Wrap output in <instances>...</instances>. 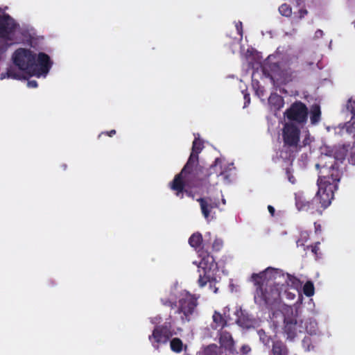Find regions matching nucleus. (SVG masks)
Returning a JSON list of instances; mask_svg holds the SVG:
<instances>
[{
  "mask_svg": "<svg viewBox=\"0 0 355 355\" xmlns=\"http://www.w3.org/2000/svg\"><path fill=\"white\" fill-rule=\"evenodd\" d=\"M204 148L203 141L195 138L193 141L192 150L189 157L180 173L175 175L169 187L175 191L177 196L183 197V193L187 191L185 187L189 188L199 187L203 182L209 179L211 173L204 166L200 165L198 154Z\"/></svg>",
  "mask_w": 355,
  "mask_h": 355,
  "instance_id": "nucleus-1",
  "label": "nucleus"
},
{
  "mask_svg": "<svg viewBox=\"0 0 355 355\" xmlns=\"http://www.w3.org/2000/svg\"><path fill=\"white\" fill-rule=\"evenodd\" d=\"M282 271L278 269L268 268L259 274L253 273L252 279L256 286L254 301L259 306L272 309L280 300L281 288L275 280L280 275Z\"/></svg>",
  "mask_w": 355,
  "mask_h": 355,
  "instance_id": "nucleus-2",
  "label": "nucleus"
},
{
  "mask_svg": "<svg viewBox=\"0 0 355 355\" xmlns=\"http://www.w3.org/2000/svg\"><path fill=\"white\" fill-rule=\"evenodd\" d=\"M341 171L338 169L335 164L327 166L322 165V168L319 171V176L317 181L318 190L315 193L314 200L319 208V213L322 209L327 208L331 203L334 198V191L337 189V183L340 181Z\"/></svg>",
  "mask_w": 355,
  "mask_h": 355,
  "instance_id": "nucleus-3",
  "label": "nucleus"
},
{
  "mask_svg": "<svg viewBox=\"0 0 355 355\" xmlns=\"http://www.w3.org/2000/svg\"><path fill=\"white\" fill-rule=\"evenodd\" d=\"M12 61L21 71H25L30 76L37 77L46 76L53 64L46 53L40 52L37 56L31 50L24 48H19L15 51Z\"/></svg>",
  "mask_w": 355,
  "mask_h": 355,
  "instance_id": "nucleus-4",
  "label": "nucleus"
},
{
  "mask_svg": "<svg viewBox=\"0 0 355 355\" xmlns=\"http://www.w3.org/2000/svg\"><path fill=\"white\" fill-rule=\"evenodd\" d=\"M189 245L195 248L201 260L199 263V278L198 283L200 287H204L207 282L211 283L215 279L211 268L216 266V263L214 257L209 251V246L203 241L202 236L200 233L196 232L193 234L189 239Z\"/></svg>",
  "mask_w": 355,
  "mask_h": 355,
  "instance_id": "nucleus-5",
  "label": "nucleus"
},
{
  "mask_svg": "<svg viewBox=\"0 0 355 355\" xmlns=\"http://www.w3.org/2000/svg\"><path fill=\"white\" fill-rule=\"evenodd\" d=\"M162 317L157 315L150 318V322L155 325L152 334L148 336V340L153 347L159 350L162 345H166L170 339L175 334L173 329V320L171 314L166 319L163 324Z\"/></svg>",
  "mask_w": 355,
  "mask_h": 355,
  "instance_id": "nucleus-6",
  "label": "nucleus"
},
{
  "mask_svg": "<svg viewBox=\"0 0 355 355\" xmlns=\"http://www.w3.org/2000/svg\"><path fill=\"white\" fill-rule=\"evenodd\" d=\"M200 296L188 291L181 293L178 301L176 313L180 314L182 322H190L198 315V299Z\"/></svg>",
  "mask_w": 355,
  "mask_h": 355,
  "instance_id": "nucleus-7",
  "label": "nucleus"
},
{
  "mask_svg": "<svg viewBox=\"0 0 355 355\" xmlns=\"http://www.w3.org/2000/svg\"><path fill=\"white\" fill-rule=\"evenodd\" d=\"M300 130L293 123H286L282 130L284 147L289 148L293 152H298L302 146L299 144Z\"/></svg>",
  "mask_w": 355,
  "mask_h": 355,
  "instance_id": "nucleus-8",
  "label": "nucleus"
},
{
  "mask_svg": "<svg viewBox=\"0 0 355 355\" xmlns=\"http://www.w3.org/2000/svg\"><path fill=\"white\" fill-rule=\"evenodd\" d=\"M309 110L306 105L301 101H295L285 112L289 121L304 124L307 121Z\"/></svg>",
  "mask_w": 355,
  "mask_h": 355,
  "instance_id": "nucleus-9",
  "label": "nucleus"
},
{
  "mask_svg": "<svg viewBox=\"0 0 355 355\" xmlns=\"http://www.w3.org/2000/svg\"><path fill=\"white\" fill-rule=\"evenodd\" d=\"M295 206L300 211H310L311 214L319 212L314 198L309 200L304 193L298 192L295 194Z\"/></svg>",
  "mask_w": 355,
  "mask_h": 355,
  "instance_id": "nucleus-10",
  "label": "nucleus"
},
{
  "mask_svg": "<svg viewBox=\"0 0 355 355\" xmlns=\"http://www.w3.org/2000/svg\"><path fill=\"white\" fill-rule=\"evenodd\" d=\"M302 323L299 324L296 319L293 318H284V334L286 339L293 340L298 332H302Z\"/></svg>",
  "mask_w": 355,
  "mask_h": 355,
  "instance_id": "nucleus-11",
  "label": "nucleus"
},
{
  "mask_svg": "<svg viewBox=\"0 0 355 355\" xmlns=\"http://www.w3.org/2000/svg\"><path fill=\"white\" fill-rule=\"evenodd\" d=\"M200 203L202 215L208 219L213 209L218 207V204L213 202L210 198H200L198 200Z\"/></svg>",
  "mask_w": 355,
  "mask_h": 355,
  "instance_id": "nucleus-12",
  "label": "nucleus"
},
{
  "mask_svg": "<svg viewBox=\"0 0 355 355\" xmlns=\"http://www.w3.org/2000/svg\"><path fill=\"white\" fill-rule=\"evenodd\" d=\"M219 343L226 350L232 352L234 348V341L231 334L227 331H219Z\"/></svg>",
  "mask_w": 355,
  "mask_h": 355,
  "instance_id": "nucleus-13",
  "label": "nucleus"
},
{
  "mask_svg": "<svg viewBox=\"0 0 355 355\" xmlns=\"http://www.w3.org/2000/svg\"><path fill=\"white\" fill-rule=\"evenodd\" d=\"M212 320L213 322L211 324V327L214 330L223 331V329L227 325V320L217 311L214 312Z\"/></svg>",
  "mask_w": 355,
  "mask_h": 355,
  "instance_id": "nucleus-14",
  "label": "nucleus"
},
{
  "mask_svg": "<svg viewBox=\"0 0 355 355\" xmlns=\"http://www.w3.org/2000/svg\"><path fill=\"white\" fill-rule=\"evenodd\" d=\"M336 154V146L329 147L326 146L322 153V155L320 157V162L315 164V167L317 169H319V171L322 168V165L326 163L327 165H329V162L325 161L327 157H329L331 160L333 159L334 155Z\"/></svg>",
  "mask_w": 355,
  "mask_h": 355,
  "instance_id": "nucleus-15",
  "label": "nucleus"
},
{
  "mask_svg": "<svg viewBox=\"0 0 355 355\" xmlns=\"http://www.w3.org/2000/svg\"><path fill=\"white\" fill-rule=\"evenodd\" d=\"M270 355H289V350L283 341L277 340L272 341Z\"/></svg>",
  "mask_w": 355,
  "mask_h": 355,
  "instance_id": "nucleus-16",
  "label": "nucleus"
},
{
  "mask_svg": "<svg viewBox=\"0 0 355 355\" xmlns=\"http://www.w3.org/2000/svg\"><path fill=\"white\" fill-rule=\"evenodd\" d=\"M268 103L275 110H279L284 105L283 98L277 93H272L268 98Z\"/></svg>",
  "mask_w": 355,
  "mask_h": 355,
  "instance_id": "nucleus-17",
  "label": "nucleus"
},
{
  "mask_svg": "<svg viewBox=\"0 0 355 355\" xmlns=\"http://www.w3.org/2000/svg\"><path fill=\"white\" fill-rule=\"evenodd\" d=\"M321 119L320 107L318 104H313L311 107L310 110V120L312 125L318 124Z\"/></svg>",
  "mask_w": 355,
  "mask_h": 355,
  "instance_id": "nucleus-18",
  "label": "nucleus"
},
{
  "mask_svg": "<svg viewBox=\"0 0 355 355\" xmlns=\"http://www.w3.org/2000/svg\"><path fill=\"white\" fill-rule=\"evenodd\" d=\"M236 323L243 328L248 329L252 325V319L248 313L241 311L236 319Z\"/></svg>",
  "mask_w": 355,
  "mask_h": 355,
  "instance_id": "nucleus-19",
  "label": "nucleus"
},
{
  "mask_svg": "<svg viewBox=\"0 0 355 355\" xmlns=\"http://www.w3.org/2000/svg\"><path fill=\"white\" fill-rule=\"evenodd\" d=\"M345 155L346 153L344 148L336 146V154L334 155L333 159L329 161V166H331L332 164H335L336 166L338 167V169L340 171L339 165L337 162L343 161V159H345Z\"/></svg>",
  "mask_w": 355,
  "mask_h": 355,
  "instance_id": "nucleus-20",
  "label": "nucleus"
},
{
  "mask_svg": "<svg viewBox=\"0 0 355 355\" xmlns=\"http://www.w3.org/2000/svg\"><path fill=\"white\" fill-rule=\"evenodd\" d=\"M6 78H11L16 80H21L22 78H25L22 77L20 73L17 72L16 69L13 67H10L7 69V71L6 73H1L0 75V79L3 80Z\"/></svg>",
  "mask_w": 355,
  "mask_h": 355,
  "instance_id": "nucleus-21",
  "label": "nucleus"
},
{
  "mask_svg": "<svg viewBox=\"0 0 355 355\" xmlns=\"http://www.w3.org/2000/svg\"><path fill=\"white\" fill-rule=\"evenodd\" d=\"M170 347L171 349L175 353H180L183 349V343L182 340L179 338H174L171 340L170 339Z\"/></svg>",
  "mask_w": 355,
  "mask_h": 355,
  "instance_id": "nucleus-22",
  "label": "nucleus"
},
{
  "mask_svg": "<svg viewBox=\"0 0 355 355\" xmlns=\"http://www.w3.org/2000/svg\"><path fill=\"white\" fill-rule=\"evenodd\" d=\"M351 112L352 114V116L350 121L348 122L346 125V130L349 134L352 135L353 137L355 138V106L353 107L351 105Z\"/></svg>",
  "mask_w": 355,
  "mask_h": 355,
  "instance_id": "nucleus-23",
  "label": "nucleus"
},
{
  "mask_svg": "<svg viewBox=\"0 0 355 355\" xmlns=\"http://www.w3.org/2000/svg\"><path fill=\"white\" fill-rule=\"evenodd\" d=\"M314 286L311 282H306L303 287L304 294L307 297H311L314 295Z\"/></svg>",
  "mask_w": 355,
  "mask_h": 355,
  "instance_id": "nucleus-24",
  "label": "nucleus"
},
{
  "mask_svg": "<svg viewBox=\"0 0 355 355\" xmlns=\"http://www.w3.org/2000/svg\"><path fill=\"white\" fill-rule=\"evenodd\" d=\"M286 283L288 286L296 288L299 286L300 281L297 277L290 274H286Z\"/></svg>",
  "mask_w": 355,
  "mask_h": 355,
  "instance_id": "nucleus-25",
  "label": "nucleus"
},
{
  "mask_svg": "<svg viewBox=\"0 0 355 355\" xmlns=\"http://www.w3.org/2000/svg\"><path fill=\"white\" fill-rule=\"evenodd\" d=\"M279 13L284 17H290L292 14L291 6L286 3H284L279 7Z\"/></svg>",
  "mask_w": 355,
  "mask_h": 355,
  "instance_id": "nucleus-26",
  "label": "nucleus"
},
{
  "mask_svg": "<svg viewBox=\"0 0 355 355\" xmlns=\"http://www.w3.org/2000/svg\"><path fill=\"white\" fill-rule=\"evenodd\" d=\"M302 347L307 352L313 349L314 346L312 345V340L309 336H306L302 341Z\"/></svg>",
  "mask_w": 355,
  "mask_h": 355,
  "instance_id": "nucleus-27",
  "label": "nucleus"
},
{
  "mask_svg": "<svg viewBox=\"0 0 355 355\" xmlns=\"http://www.w3.org/2000/svg\"><path fill=\"white\" fill-rule=\"evenodd\" d=\"M218 350L216 345H210L205 348L203 355H218Z\"/></svg>",
  "mask_w": 355,
  "mask_h": 355,
  "instance_id": "nucleus-28",
  "label": "nucleus"
},
{
  "mask_svg": "<svg viewBox=\"0 0 355 355\" xmlns=\"http://www.w3.org/2000/svg\"><path fill=\"white\" fill-rule=\"evenodd\" d=\"M309 238V234L306 231L302 232L300 233V237L296 241L297 246H304V243L308 241Z\"/></svg>",
  "mask_w": 355,
  "mask_h": 355,
  "instance_id": "nucleus-29",
  "label": "nucleus"
},
{
  "mask_svg": "<svg viewBox=\"0 0 355 355\" xmlns=\"http://www.w3.org/2000/svg\"><path fill=\"white\" fill-rule=\"evenodd\" d=\"M161 302L164 306H168L171 308V309H174L175 308H178V302L171 300L169 298H162Z\"/></svg>",
  "mask_w": 355,
  "mask_h": 355,
  "instance_id": "nucleus-30",
  "label": "nucleus"
},
{
  "mask_svg": "<svg viewBox=\"0 0 355 355\" xmlns=\"http://www.w3.org/2000/svg\"><path fill=\"white\" fill-rule=\"evenodd\" d=\"M258 334L259 335V338L261 343L264 345H268L271 340L270 337L268 336L263 330H259Z\"/></svg>",
  "mask_w": 355,
  "mask_h": 355,
  "instance_id": "nucleus-31",
  "label": "nucleus"
},
{
  "mask_svg": "<svg viewBox=\"0 0 355 355\" xmlns=\"http://www.w3.org/2000/svg\"><path fill=\"white\" fill-rule=\"evenodd\" d=\"M223 246V242L221 239H216L211 245L213 252H218L220 251Z\"/></svg>",
  "mask_w": 355,
  "mask_h": 355,
  "instance_id": "nucleus-32",
  "label": "nucleus"
},
{
  "mask_svg": "<svg viewBox=\"0 0 355 355\" xmlns=\"http://www.w3.org/2000/svg\"><path fill=\"white\" fill-rule=\"evenodd\" d=\"M309 324H310V326L311 327L310 329H309L308 325H306V322L305 323V325H306L305 329H306V332L311 335L315 334L316 333V326H317L316 322L310 321Z\"/></svg>",
  "mask_w": 355,
  "mask_h": 355,
  "instance_id": "nucleus-33",
  "label": "nucleus"
},
{
  "mask_svg": "<svg viewBox=\"0 0 355 355\" xmlns=\"http://www.w3.org/2000/svg\"><path fill=\"white\" fill-rule=\"evenodd\" d=\"M217 266L216 267H214L211 268V272L214 277V278H216V276H215V273H214V270L216 268ZM216 279H215L214 281L211 282V284L210 282H207L206 283V284L207 283H209V288L210 289L213 290L214 293H216L218 292V288L215 286V283H216Z\"/></svg>",
  "mask_w": 355,
  "mask_h": 355,
  "instance_id": "nucleus-34",
  "label": "nucleus"
},
{
  "mask_svg": "<svg viewBox=\"0 0 355 355\" xmlns=\"http://www.w3.org/2000/svg\"><path fill=\"white\" fill-rule=\"evenodd\" d=\"M286 175L288 180V181L292 183L295 184L296 182V179L293 175V171L290 168H287L286 169Z\"/></svg>",
  "mask_w": 355,
  "mask_h": 355,
  "instance_id": "nucleus-35",
  "label": "nucleus"
},
{
  "mask_svg": "<svg viewBox=\"0 0 355 355\" xmlns=\"http://www.w3.org/2000/svg\"><path fill=\"white\" fill-rule=\"evenodd\" d=\"M319 245H320V242H317L315 243L314 245H310V246H306L307 248H311V252L317 255L318 254V251L319 250Z\"/></svg>",
  "mask_w": 355,
  "mask_h": 355,
  "instance_id": "nucleus-36",
  "label": "nucleus"
},
{
  "mask_svg": "<svg viewBox=\"0 0 355 355\" xmlns=\"http://www.w3.org/2000/svg\"><path fill=\"white\" fill-rule=\"evenodd\" d=\"M324 35V33L322 30L320 29H318L315 32V34H314V38L315 39H319V38H321Z\"/></svg>",
  "mask_w": 355,
  "mask_h": 355,
  "instance_id": "nucleus-37",
  "label": "nucleus"
},
{
  "mask_svg": "<svg viewBox=\"0 0 355 355\" xmlns=\"http://www.w3.org/2000/svg\"><path fill=\"white\" fill-rule=\"evenodd\" d=\"M27 85L31 88H35L37 87V83L36 80H28Z\"/></svg>",
  "mask_w": 355,
  "mask_h": 355,
  "instance_id": "nucleus-38",
  "label": "nucleus"
},
{
  "mask_svg": "<svg viewBox=\"0 0 355 355\" xmlns=\"http://www.w3.org/2000/svg\"><path fill=\"white\" fill-rule=\"evenodd\" d=\"M245 99V105L244 107H246L250 103V97L249 94H244Z\"/></svg>",
  "mask_w": 355,
  "mask_h": 355,
  "instance_id": "nucleus-39",
  "label": "nucleus"
},
{
  "mask_svg": "<svg viewBox=\"0 0 355 355\" xmlns=\"http://www.w3.org/2000/svg\"><path fill=\"white\" fill-rule=\"evenodd\" d=\"M101 134H105L109 137H113L116 134L115 130H111L110 131L103 132Z\"/></svg>",
  "mask_w": 355,
  "mask_h": 355,
  "instance_id": "nucleus-40",
  "label": "nucleus"
},
{
  "mask_svg": "<svg viewBox=\"0 0 355 355\" xmlns=\"http://www.w3.org/2000/svg\"><path fill=\"white\" fill-rule=\"evenodd\" d=\"M268 210L269 213L270 214V215L272 216H274L275 212V208L272 205H268Z\"/></svg>",
  "mask_w": 355,
  "mask_h": 355,
  "instance_id": "nucleus-41",
  "label": "nucleus"
},
{
  "mask_svg": "<svg viewBox=\"0 0 355 355\" xmlns=\"http://www.w3.org/2000/svg\"><path fill=\"white\" fill-rule=\"evenodd\" d=\"M315 231V232H318L321 231V225L318 224L317 223H314Z\"/></svg>",
  "mask_w": 355,
  "mask_h": 355,
  "instance_id": "nucleus-42",
  "label": "nucleus"
},
{
  "mask_svg": "<svg viewBox=\"0 0 355 355\" xmlns=\"http://www.w3.org/2000/svg\"><path fill=\"white\" fill-rule=\"evenodd\" d=\"M250 350V348L248 345H244V346L242 347V351L243 352H248Z\"/></svg>",
  "mask_w": 355,
  "mask_h": 355,
  "instance_id": "nucleus-43",
  "label": "nucleus"
},
{
  "mask_svg": "<svg viewBox=\"0 0 355 355\" xmlns=\"http://www.w3.org/2000/svg\"><path fill=\"white\" fill-rule=\"evenodd\" d=\"M308 138L304 139V140L303 141L304 146H306L308 144Z\"/></svg>",
  "mask_w": 355,
  "mask_h": 355,
  "instance_id": "nucleus-44",
  "label": "nucleus"
},
{
  "mask_svg": "<svg viewBox=\"0 0 355 355\" xmlns=\"http://www.w3.org/2000/svg\"><path fill=\"white\" fill-rule=\"evenodd\" d=\"M218 159H216V160H215V164H216V162H218ZM215 165H216V164H214V165H213V164H212V165L211 166V168L214 167Z\"/></svg>",
  "mask_w": 355,
  "mask_h": 355,
  "instance_id": "nucleus-45",
  "label": "nucleus"
},
{
  "mask_svg": "<svg viewBox=\"0 0 355 355\" xmlns=\"http://www.w3.org/2000/svg\"><path fill=\"white\" fill-rule=\"evenodd\" d=\"M10 46V44L7 43V44H6V48H7V47H8V46Z\"/></svg>",
  "mask_w": 355,
  "mask_h": 355,
  "instance_id": "nucleus-46",
  "label": "nucleus"
},
{
  "mask_svg": "<svg viewBox=\"0 0 355 355\" xmlns=\"http://www.w3.org/2000/svg\"><path fill=\"white\" fill-rule=\"evenodd\" d=\"M63 168H64V169H65L67 168V165L64 164Z\"/></svg>",
  "mask_w": 355,
  "mask_h": 355,
  "instance_id": "nucleus-47",
  "label": "nucleus"
}]
</instances>
